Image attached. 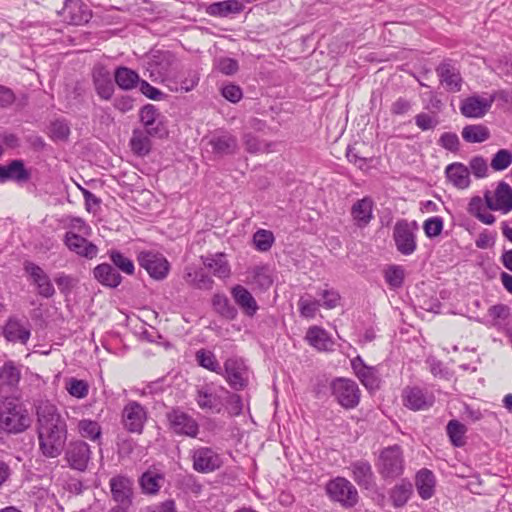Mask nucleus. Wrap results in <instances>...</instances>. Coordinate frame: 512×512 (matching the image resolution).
I'll return each instance as SVG.
<instances>
[{
  "mask_svg": "<svg viewBox=\"0 0 512 512\" xmlns=\"http://www.w3.org/2000/svg\"><path fill=\"white\" fill-rule=\"evenodd\" d=\"M219 390L222 393L227 394V400H226V409L228 413L232 416H238L242 412L243 404L242 399L238 394L230 393L226 388L223 386L219 387Z\"/></svg>",
  "mask_w": 512,
  "mask_h": 512,
  "instance_id": "4d7b16f0",
  "label": "nucleus"
},
{
  "mask_svg": "<svg viewBox=\"0 0 512 512\" xmlns=\"http://www.w3.org/2000/svg\"><path fill=\"white\" fill-rule=\"evenodd\" d=\"M112 498L119 505L128 508L132 503L133 481L124 475H117L109 481Z\"/></svg>",
  "mask_w": 512,
  "mask_h": 512,
  "instance_id": "a211bd4d",
  "label": "nucleus"
},
{
  "mask_svg": "<svg viewBox=\"0 0 512 512\" xmlns=\"http://www.w3.org/2000/svg\"><path fill=\"white\" fill-rule=\"evenodd\" d=\"M137 261L149 276L155 280H163L167 277L170 264L168 260L159 252L141 251L137 256Z\"/></svg>",
  "mask_w": 512,
  "mask_h": 512,
  "instance_id": "0eeeda50",
  "label": "nucleus"
},
{
  "mask_svg": "<svg viewBox=\"0 0 512 512\" xmlns=\"http://www.w3.org/2000/svg\"><path fill=\"white\" fill-rule=\"evenodd\" d=\"M492 100L473 95L465 98L460 104V111L467 118H481L491 108Z\"/></svg>",
  "mask_w": 512,
  "mask_h": 512,
  "instance_id": "bb28decb",
  "label": "nucleus"
},
{
  "mask_svg": "<svg viewBox=\"0 0 512 512\" xmlns=\"http://www.w3.org/2000/svg\"><path fill=\"white\" fill-rule=\"evenodd\" d=\"M402 400L405 407L412 411L428 410L433 406L435 397L432 392L418 386L403 389Z\"/></svg>",
  "mask_w": 512,
  "mask_h": 512,
  "instance_id": "9b49d317",
  "label": "nucleus"
},
{
  "mask_svg": "<svg viewBox=\"0 0 512 512\" xmlns=\"http://www.w3.org/2000/svg\"><path fill=\"white\" fill-rule=\"evenodd\" d=\"M415 227L406 220L398 221L393 230L397 250L403 255H411L417 248Z\"/></svg>",
  "mask_w": 512,
  "mask_h": 512,
  "instance_id": "2eb2a0df",
  "label": "nucleus"
},
{
  "mask_svg": "<svg viewBox=\"0 0 512 512\" xmlns=\"http://www.w3.org/2000/svg\"><path fill=\"white\" fill-rule=\"evenodd\" d=\"M326 493L332 501L338 502L344 508H353L359 501L356 487L344 477L329 480Z\"/></svg>",
  "mask_w": 512,
  "mask_h": 512,
  "instance_id": "20e7f679",
  "label": "nucleus"
},
{
  "mask_svg": "<svg viewBox=\"0 0 512 512\" xmlns=\"http://www.w3.org/2000/svg\"><path fill=\"white\" fill-rule=\"evenodd\" d=\"M150 133L147 130L135 129L130 140L131 150L137 156H145L151 151Z\"/></svg>",
  "mask_w": 512,
  "mask_h": 512,
  "instance_id": "ea45409f",
  "label": "nucleus"
},
{
  "mask_svg": "<svg viewBox=\"0 0 512 512\" xmlns=\"http://www.w3.org/2000/svg\"><path fill=\"white\" fill-rule=\"evenodd\" d=\"M274 241L275 237L273 233L269 230L259 229L253 235V243L255 245V248L261 252H266L270 250Z\"/></svg>",
  "mask_w": 512,
  "mask_h": 512,
  "instance_id": "864d4df0",
  "label": "nucleus"
},
{
  "mask_svg": "<svg viewBox=\"0 0 512 512\" xmlns=\"http://www.w3.org/2000/svg\"><path fill=\"white\" fill-rule=\"evenodd\" d=\"M349 469L352 473L353 480L358 486L369 489L374 484V473L369 461L360 459L352 462Z\"/></svg>",
  "mask_w": 512,
  "mask_h": 512,
  "instance_id": "c85d7f7f",
  "label": "nucleus"
},
{
  "mask_svg": "<svg viewBox=\"0 0 512 512\" xmlns=\"http://www.w3.org/2000/svg\"><path fill=\"white\" fill-rule=\"evenodd\" d=\"M91 454L90 446L86 442L75 440L67 445L64 458L71 469L83 472L88 467Z\"/></svg>",
  "mask_w": 512,
  "mask_h": 512,
  "instance_id": "f8f14e48",
  "label": "nucleus"
},
{
  "mask_svg": "<svg viewBox=\"0 0 512 512\" xmlns=\"http://www.w3.org/2000/svg\"><path fill=\"white\" fill-rule=\"evenodd\" d=\"M230 292L234 302L244 315L247 317H254L256 315L259 306L247 288L237 284L231 288Z\"/></svg>",
  "mask_w": 512,
  "mask_h": 512,
  "instance_id": "393cba45",
  "label": "nucleus"
},
{
  "mask_svg": "<svg viewBox=\"0 0 512 512\" xmlns=\"http://www.w3.org/2000/svg\"><path fill=\"white\" fill-rule=\"evenodd\" d=\"M91 76L96 94L102 100H111L115 87L109 69L104 64L97 63L92 69Z\"/></svg>",
  "mask_w": 512,
  "mask_h": 512,
  "instance_id": "f3484780",
  "label": "nucleus"
},
{
  "mask_svg": "<svg viewBox=\"0 0 512 512\" xmlns=\"http://www.w3.org/2000/svg\"><path fill=\"white\" fill-rule=\"evenodd\" d=\"M215 67L225 75H233L238 70V62L229 57H220L215 61Z\"/></svg>",
  "mask_w": 512,
  "mask_h": 512,
  "instance_id": "0e129e2a",
  "label": "nucleus"
},
{
  "mask_svg": "<svg viewBox=\"0 0 512 512\" xmlns=\"http://www.w3.org/2000/svg\"><path fill=\"white\" fill-rule=\"evenodd\" d=\"M36 416L39 450L46 458L60 456L68 435L65 419L56 405L48 400L38 402Z\"/></svg>",
  "mask_w": 512,
  "mask_h": 512,
  "instance_id": "f257e3e1",
  "label": "nucleus"
},
{
  "mask_svg": "<svg viewBox=\"0 0 512 512\" xmlns=\"http://www.w3.org/2000/svg\"><path fill=\"white\" fill-rule=\"evenodd\" d=\"M203 263L216 277L227 278L230 275V267L224 254L206 257Z\"/></svg>",
  "mask_w": 512,
  "mask_h": 512,
  "instance_id": "a18cd8bd",
  "label": "nucleus"
},
{
  "mask_svg": "<svg viewBox=\"0 0 512 512\" xmlns=\"http://www.w3.org/2000/svg\"><path fill=\"white\" fill-rule=\"evenodd\" d=\"M413 492L412 483L407 479H402L390 489L389 499L395 508H400L406 505L413 495Z\"/></svg>",
  "mask_w": 512,
  "mask_h": 512,
  "instance_id": "e433bc0d",
  "label": "nucleus"
},
{
  "mask_svg": "<svg viewBox=\"0 0 512 512\" xmlns=\"http://www.w3.org/2000/svg\"><path fill=\"white\" fill-rule=\"evenodd\" d=\"M78 431L82 437L92 441L101 438L102 430L98 422L90 419H82L78 422Z\"/></svg>",
  "mask_w": 512,
  "mask_h": 512,
  "instance_id": "09e8293b",
  "label": "nucleus"
},
{
  "mask_svg": "<svg viewBox=\"0 0 512 512\" xmlns=\"http://www.w3.org/2000/svg\"><path fill=\"white\" fill-rule=\"evenodd\" d=\"M305 339L312 347L319 351H327L333 345L331 338L325 329L320 326H312L307 330Z\"/></svg>",
  "mask_w": 512,
  "mask_h": 512,
  "instance_id": "58836bf2",
  "label": "nucleus"
},
{
  "mask_svg": "<svg viewBox=\"0 0 512 512\" xmlns=\"http://www.w3.org/2000/svg\"><path fill=\"white\" fill-rule=\"evenodd\" d=\"M30 426V417L22 404L15 399L6 398L0 402V429L17 434Z\"/></svg>",
  "mask_w": 512,
  "mask_h": 512,
  "instance_id": "f03ea898",
  "label": "nucleus"
},
{
  "mask_svg": "<svg viewBox=\"0 0 512 512\" xmlns=\"http://www.w3.org/2000/svg\"><path fill=\"white\" fill-rule=\"evenodd\" d=\"M375 203L369 196L357 200L351 207L350 215L358 228H365L373 219Z\"/></svg>",
  "mask_w": 512,
  "mask_h": 512,
  "instance_id": "5701e85b",
  "label": "nucleus"
},
{
  "mask_svg": "<svg viewBox=\"0 0 512 512\" xmlns=\"http://www.w3.org/2000/svg\"><path fill=\"white\" fill-rule=\"evenodd\" d=\"M113 77L115 84L124 91L133 90L138 87L141 81L139 74L126 66H118L113 73Z\"/></svg>",
  "mask_w": 512,
  "mask_h": 512,
  "instance_id": "72a5a7b5",
  "label": "nucleus"
},
{
  "mask_svg": "<svg viewBox=\"0 0 512 512\" xmlns=\"http://www.w3.org/2000/svg\"><path fill=\"white\" fill-rule=\"evenodd\" d=\"M65 388L72 397L77 399L85 398L89 392V385L87 381L73 377L66 380Z\"/></svg>",
  "mask_w": 512,
  "mask_h": 512,
  "instance_id": "603ef678",
  "label": "nucleus"
},
{
  "mask_svg": "<svg viewBox=\"0 0 512 512\" xmlns=\"http://www.w3.org/2000/svg\"><path fill=\"white\" fill-rule=\"evenodd\" d=\"M462 138L468 143H482L490 138V131L485 125L470 124L462 129Z\"/></svg>",
  "mask_w": 512,
  "mask_h": 512,
  "instance_id": "79ce46f5",
  "label": "nucleus"
},
{
  "mask_svg": "<svg viewBox=\"0 0 512 512\" xmlns=\"http://www.w3.org/2000/svg\"><path fill=\"white\" fill-rule=\"evenodd\" d=\"M384 278L390 288H400L404 282V270L401 266H389L384 272Z\"/></svg>",
  "mask_w": 512,
  "mask_h": 512,
  "instance_id": "5fc2aeb1",
  "label": "nucleus"
},
{
  "mask_svg": "<svg viewBox=\"0 0 512 512\" xmlns=\"http://www.w3.org/2000/svg\"><path fill=\"white\" fill-rule=\"evenodd\" d=\"M436 479L432 471L429 469H421L415 477V486L419 496L423 500L430 499L435 492Z\"/></svg>",
  "mask_w": 512,
  "mask_h": 512,
  "instance_id": "f704fd0d",
  "label": "nucleus"
},
{
  "mask_svg": "<svg viewBox=\"0 0 512 512\" xmlns=\"http://www.w3.org/2000/svg\"><path fill=\"white\" fill-rule=\"evenodd\" d=\"M147 421V410L137 401H129L122 412V423L130 433L141 434Z\"/></svg>",
  "mask_w": 512,
  "mask_h": 512,
  "instance_id": "ddd939ff",
  "label": "nucleus"
},
{
  "mask_svg": "<svg viewBox=\"0 0 512 512\" xmlns=\"http://www.w3.org/2000/svg\"><path fill=\"white\" fill-rule=\"evenodd\" d=\"M165 482V475L155 467L149 468L139 478V485L143 494L156 495Z\"/></svg>",
  "mask_w": 512,
  "mask_h": 512,
  "instance_id": "7c9ffc66",
  "label": "nucleus"
},
{
  "mask_svg": "<svg viewBox=\"0 0 512 512\" xmlns=\"http://www.w3.org/2000/svg\"><path fill=\"white\" fill-rule=\"evenodd\" d=\"M423 230L428 238L439 236L443 230L442 218L438 216L428 218L423 224Z\"/></svg>",
  "mask_w": 512,
  "mask_h": 512,
  "instance_id": "e2e57ef3",
  "label": "nucleus"
},
{
  "mask_svg": "<svg viewBox=\"0 0 512 512\" xmlns=\"http://www.w3.org/2000/svg\"><path fill=\"white\" fill-rule=\"evenodd\" d=\"M21 378L20 369L12 361L5 362L0 369V391L10 392L16 388Z\"/></svg>",
  "mask_w": 512,
  "mask_h": 512,
  "instance_id": "c9c22d12",
  "label": "nucleus"
},
{
  "mask_svg": "<svg viewBox=\"0 0 512 512\" xmlns=\"http://www.w3.org/2000/svg\"><path fill=\"white\" fill-rule=\"evenodd\" d=\"M318 295L323 300L321 305L326 309L335 308L340 300L339 293L334 289H323L318 293Z\"/></svg>",
  "mask_w": 512,
  "mask_h": 512,
  "instance_id": "774afa93",
  "label": "nucleus"
},
{
  "mask_svg": "<svg viewBox=\"0 0 512 512\" xmlns=\"http://www.w3.org/2000/svg\"><path fill=\"white\" fill-rule=\"evenodd\" d=\"M447 179L458 189H466L470 185V171L460 162L449 164L445 169Z\"/></svg>",
  "mask_w": 512,
  "mask_h": 512,
  "instance_id": "473e14b6",
  "label": "nucleus"
},
{
  "mask_svg": "<svg viewBox=\"0 0 512 512\" xmlns=\"http://www.w3.org/2000/svg\"><path fill=\"white\" fill-rule=\"evenodd\" d=\"M446 430L451 443L455 447H461L465 444L464 436L467 429L464 424L457 420H451L448 422Z\"/></svg>",
  "mask_w": 512,
  "mask_h": 512,
  "instance_id": "8fccbe9b",
  "label": "nucleus"
},
{
  "mask_svg": "<svg viewBox=\"0 0 512 512\" xmlns=\"http://www.w3.org/2000/svg\"><path fill=\"white\" fill-rule=\"evenodd\" d=\"M63 18L72 25L88 22L91 14L81 0H67L62 9Z\"/></svg>",
  "mask_w": 512,
  "mask_h": 512,
  "instance_id": "cd10ccee",
  "label": "nucleus"
},
{
  "mask_svg": "<svg viewBox=\"0 0 512 512\" xmlns=\"http://www.w3.org/2000/svg\"><path fill=\"white\" fill-rule=\"evenodd\" d=\"M243 142L247 152L249 153H265L269 151V145L260 141L252 133H245L243 136Z\"/></svg>",
  "mask_w": 512,
  "mask_h": 512,
  "instance_id": "bf43d9fd",
  "label": "nucleus"
},
{
  "mask_svg": "<svg viewBox=\"0 0 512 512\" xmlns=\"http://www.w3.org/2000/svg\"><path fill=\"white\" fill-rule=\"evenodd\" d=\"M93 277L103 286L117 288L122 283V276L112 264H98L92 271Z\"/></svg>",
  "mask_w": 512,
  "mask_h": 512,
  "instance_id": "c756f323",
  "label": "nucleus"
},
{
  "mask_svg": "<svg viewBox=\"0 0 512 512\" xmlns=\"http://www.w3.org/2000/svg\"><path fill=\"white\" fill-rule=\"evenodd\" d=\"M140 121L144 125L143 130H147L152 137H163L167 131L161 121L159 110L153 104H146L140 110Z\"/></svg>",
  "mask_w": 512,
  "mask_h": 512,
  "instance_id": "412c9836",
  "label": "nucleus"
},
{
  "mask_svg": "<svg viewBox=\"0 0 512 512\" xmlns=\"http://www.w3.org/2000/svg\"><path fill=\"white\" fill-rule=\"evenodd\" d=\"M108 256L110 258V261L112 262V265L116 270L119 272H122L126 275H133L135 272V265L131 258L126 256L124 253H122L119 250H109Z\"/></svg>",
  "mask_w": 512,
  "mask_h": 512,
  "instance_id": "c03bdc74",
  "label": "nucleus"
},
{
  "mask_svg": "<svg viewBox=\"0 0 512 512\" xmlns=\"http://www.w3.org/2000/svg\"><path fill=\"white\" fill-rule=\"evenodd\" d=\"M209 144L213 152L221 156L232 155L236 153L238 149L237 138L228 132L213 135Z\"/></svg>",
  "mask_w": 512,
  "mask_h": 512,
  "instance_id": "2f4dec72",
  "label": "nucleus"
},
{
  "mask_svg": "<svg viewBox=\"0 0 512 512\" xmlns=\"http://www.w3.org/2000/svg\"><path fill=\"white\" fill-rule=\"evenodd\" d=\"M484 198L488 209L507 214L512 210V188L504 181L498 183L494 192L486 191Z\"/></svg>",
  "mask_w": 512,
  "mask_h": 512,
  "instance_id": "4468645a",
  "label": "nucleus"
},
{
  "mask_svg": "<svg viewBox=\"0 0 512 512\" xmlns=\"http://www.w3.org/2000/svg\"><path fill=\"white\" fill-rule=\"evenodd\" d=\"M193 468L200 473L213 472L222 466L220 455L211 447H199L192 451Z\"/></svg>",
  "mask_w": 512,
  "mask_h": 512,
  "instance_id": "dca6fc26",
  "label": "nucleus"
},
{
  "mask_svg": "<svg viewBox=\"0 0 512 512\" xmlns=\"http://www.w3.org/2000/svg\"><path fill=\"white\" fill-rule=\"evenodd\" d=\"M219 389H216L213 384H203L197 386L194 399L198 407L206 412L220 413L223 408V399Z\"/></svg>",
  "mask_w": 512,
  "mask_h": 512,
  "instance_id": "9d476101",
  "label": "nucleus"
},
{
  "mask_svg": "<svg viewBox=\"0 0 512 512\" xmlns=\"http://www.w3.org/2000/svg\"><path fill=\"white\" fill-rule=\"evenodd\" d=\"M487 208L485 199L483 200L479 196H474L470 199L467 210L469 214L476 217L482 223L491 225L495 222V217L491 213L486 212Z\"/></svg>",
  "mask_w": 512,
  "mask_h": 512,
  "instance_id": "a19ab883",
  "label": "nucleus"
},
{
  "mask_svg": "<svg viewBox=\"0 0 512 512\" xmlns=\"http://www.w3.org/2000/svg\"><path fill=\"white\" fill-rule=\"evenodd\" d=\"M510 316V308L505 304H496L488 309L489 319L482 321L487 326L499 328Z\"/></svg>",
  "mask_w": 512,
  "mask_h": 512,
  "instance_id": "de8ad7c7",
  "label": "nucleus"
},
{
  "mask_svg": "<svg viewBox=\"0 0 512 512\" xmlns=\"http://www.w3.org/2000/svg\"><path fill=\"white\" fill-rule=\"evenodd\" d=\"M138 87H139L141 93L151 100L160 101V100L165 99V97H166L165 93H163L158 88L152 86L146 80L141 79Z\"/></svg>",
  "mask_w": 512,
  "mask_h": 512,
  "instance_id": "69168bd1",
  "label": "nucleus"
},
{
  "mask_svg": "<svg viewBox=\"0 0 512 512\" xmlns=\"http://www.w3.org/2000/svg\"><path fill=\"white\" fill-rule=\"evenodd\" d=\"M331 394L337 403L345 409L355 408L360 401L357 383L348 378H335L330 383Z\"/></svg>",
  "mask_w": 512,
  "mask_h": 512,
  "instance_id": "39448f33",
  "label": "nucleus"
},
{
  "mask_svg": "<svg viewBox=\"0 0 512 512\" xmlns=\"http://www.w3.org/2000/svg\"><path fill=\"white\" fill-rule=\"evenodd\" d=\"M198 82V73L194 70H189L179 83H175V87L170 86V90L175 92H189L197 86Z\"/></svg>",
  "mask_w": 512,
  "mask_h": 512,
  "instance_id": "6e6d98bb",
  "label": "nucleus"
},
{
  "mask_svg": "<svg viewBox=\"0 0 512 512\" xmlns=\"http://www.w3.org/2000/svg\"><path fill=\"white\" fill-rule=\"evenodd\" d=\"M195 359L198 365L202 368L216 374H222L220 363L212 351L202 348L196 352Z\"/></svg>",
  "mask_w": 512,
  "mask_h": 512,
  "instance_id": "49530a36",
  "label": "nucleus"
},
{
  "mask_svg": "<svg viewBox=\"0 0 512 512\" xmlns=\"http://www.w3.org/2000/svg\"><path fill=\"white\" fill-rule=\"evenodd\" d=\"M31 173L26 169L23 160L15 159L7 165H0V182L14 181L26 183L30 180Z\"/></svg>",
  "mask_w": 512,
  "mask_h": 512,
  "instance_id": "a878e982",
  "label": "nucleus"
},
{
  "mask_svg": "<svg viewBox=\"0 0 512 512\" xmlns=\"http://www.w3.org/2000/svg\"><path fill=\"white\" fill-rule=\"evenodd\" d=\"M30 335L29 322L27 320H20L17 317H9L3 328V336L9 342L26 344Z\"/></svg>",
  "mask_w": 512,
  "mask_h": 512,
  "instance_id": "aec40b11",
  "label": "nucleus"
},
{
  "mask_svg": "<svg viewBox=\"0 0 512 512\" xmlns=\"http://www.w3.org/2000/svg\"><path fill=\"white\" fill-rule=\"evenodd\" d=\"M375 466L380 477L387 480L399 478L405 469L403 449L400 445L394 444L380 450Z\"/></svg>",
  "mask_w": 512,
  "mask_h": 512,
  "instance_id": "7ed1b4c3",
  "label": "nucleus"
},
{
  "mask_svg": "<svg viewBox=\"0 0 512 512\" xmlns=\"http://www.w3.org/2000/svg\"><path fill=\"white\" fill-rule=\"evenodd\" d=\"M438 144L446 150L456 152L459 150L460 141L456 133L445 132L440 136Z\"/></svg>",
  "mask_w": 512,
  "mask_h": 512,
  "instance_id": "338daca9",
  "label": "nucleus"
},
{
  "mask_svg": "<svg viewBox=\"0 0 512 512\" xmlns=\"http://www.w3.org/2000/svg\"><path fill=\"white\" fill-rule=\"evenodd\" d=\"M416 126L422 131L433 130L439 124L438 117L421 112L414 117Z\"/></svg>",
  "mask_w": 512,
  "mask_h": 512,
  "instance_id": "680f3d73",
  "label": "nucleus"
},
{
  "mask_svg": "<svg viewBox=\"0 0 512 512\" xmlns=\"http://www.w3.org/2000/svg\"><path fill=\"white\" fill-rule=\"evenodd\" d=\"M64 243L70 251L87 259L95 258L99 251L95 244L71 231L66 232Z\"/></svg>",
  "mask_w": 512,
  "mask_h": 512,
  "instance_id": "4be33fe9",
  "label": "nucleus"
},
{
  "mask_svg": "<svg viewBox=\"0 0 512 512\" xmlns=\"http://www.w3.org/2000/svg\"><path fill=\"white\" fill-rule=\"evenodd\" d=\"M248 283L260 289H267L272 284V279L265 267H255L248 275Z\"/></svg>",
  "mask_w": 512,
  "mask_h": 512,
  "instance_id": "3c124183",
  "label": "nucleus"
},
{
  "mask_svg": "<svg viewBox=\"0 0 512 512\" xmlns=\"http://www.w3.org/2000/svg\"><path fill=\"white\" fill-rule=\"evenodd\" d=\"M212 306L220 316L227 320H234L238 315L237 309L224 294H215L212 298Z\"/></svg>",
  "mask_w": 512,
  "mask_h": 512,
  "instance_id": "37998d69",
  "label": "nucleus"
},
{
  "mask_svg": "<svg viewBox=\"0 0 512 512\" xmlns=\"http://www.w3.org/2000/svg\"><path fill=\"white\" fill-rule=\"evenodd\" d=\"M436 73L440 83L444 85L448 92L456 93L461 90L462 77L460 71L450 60L440 63L436 68Z\"/></svg>",
  "mask_w": 512,
  "mask_h": 512,
  "instance_id": "6ab92c4d",
  "label": "nucleus"
},
{
  "mask_svg": "<svg viewBox=\"0 0 512 512\" xmlns=\"http://www.w3.org/2000/svg\"><path fill=\"white\" fill-rule=\"evenodd\" d=\"M229 386L236 390H242L248 385L249 370L244 361L238 357H230L224 362L222 374Z\"/></svg>",
  "mask_w": 512,
  "mask_h": 512,
  "instance_id": "6e6552de",
  "label": "nucleus"
},
{
  "mask_svg": "<svg viewBox=\"0 0 512 512\" xmlns=\"http://www.w3.org/2000/svg\"><path fill=\"white\" fill-rule=\"evenodd\" d=\"M320 305V302L317 300L301 297L298 301L299 313L304 318L312 319L315 317Z\"/></svg>",
  "mask_w": 512,
  "mask_h": 512,
  "instance_id": "13d9d810",
  "label": "nucleus"
},
{
  "mask_svg": "<svg viewBox=\"0 0 512 512\" xmlns=\"http://www.w3.org/2000/svg\"><path fill=\"white\" fill-rule=\"evenodd\" d=\"M169 429L176 435L196 438L199 424L190 414L181 408H172L166 413Z\"/></svg>",
  "mask_w": 512,
  "mask_h": 512,
  "instance_id": "423d86ee",
  "label": "nucleus"
},
{
  "mask_svg": "<svg viewBox=\"0 0 512 512\" xmlns=\"http://www.w3.org/2000/svg\"><path fill=\"white\" fill-rule=\"evenodd\" d=\"M351 367L360 382L369 390L379 388L380 379L374 367L367 366L360 356L351 360Z\"/></svg>",
  "mask_w": 512,
  "mask_h": 512,
  "instance_id": "b1692460",
  "label": "nucleus"
},
{
  "mask_svg": "<svg viewBox=\"0 0 512 512\" xmlns=\"http://www.w3.org/2000/svg\"><path fill=\"white\" fill-rule=\"evenodd\" d=\"M243 9L242 3L238 0H225L211 3L207 7L206 12L213 17L225 18L233 14H239Z\"/></svg>",
  "mask_w": 512,
  "mask_h": 512,
  "instance_id": "4c0bfd02",
  "label": "nucleus"
},
{
  "mask_svg": "<svg viewBox=\"0 0 512 512\" xmlns=\"http://www.w3.org/2000/svg\"><path fill=\"white\" fill-rule=\"evenodd\" d=\"M24 271L39 296L49 299L55 295L56 290L54 285L43 268L33 262L27 261L24 263Z\"/></svg>",
  "mask_w": 512,
  "mask_h": 512,
  "instance_id": "1a4fd4ad",
  "label": "nucleus"
},
{
  "mask_svg": "<svg viewBox=\"0 0 512 512\" xmlns=\"http://www.w3.org/2000/svg\"><path fill=\"white\" fill-rule=\"evenodd\" d=\"M512 163V153L507 149L499 150L491 160V167L495 171H502Z\"/></svg>",
  "mask_w": 512,
  "mask_h": 512,
  "instance_id": "052dcab7",
  "label": "nucleus"
}]
</instances>
